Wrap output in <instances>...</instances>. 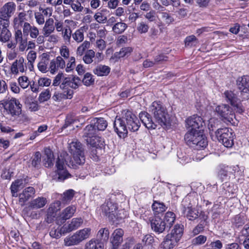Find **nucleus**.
<instances>
[{
	"label": "nucleus",
	"instance_id": "nucleus-28",
	"mask_svg": "<svg viewBox=\"0 0 249 249\" xmlns=\"http://www.w3.org/2000/svg\"><path fill=\"white\" fill-rule=\"evenodd\" d=\"M47 203L45 197L40 196L31 200L29 207L32 209H40L43 208Z\"/></svg>",
	"mask_w": 249,
	"mask_h": 249
},
{
	"label": "nucleus",
	"instance_id": "nucleus-40",
	"mask_svg": "<svg viewBox=\"0 0 249 249\" xmlns=\"http://www.w3.org/2000/svg\"><path fill=\"white\" fill-rule=\"evenodd\" d=\"M23 180L21 179L17 180L14 182L12 183L10 189L13 196H18L17 192L20 188H23Z\"/></svg>",
	"mask_w": 249,
	"mask_h": 249
},
{
	"label": "nucleus",
	"instance_id": "nucleus-49",
	"mask_svg": "<svg viewBox=\"0 0 249 249\" xmlns=\"http://www.w3.org/2000/svg\"><path fill=\"white\" fill-rule=\"evenodd\" d=\"M90 47V42L88 41H85L81 44L76 50V54L77 56H82L85 51Z\"/></svg>",
	"mask_w": 249,
	"mask_h": 249
},
{
	"label": "nucleus",
	"instance_id": "nucleus-21",
	"mask_svg": "<svg viewBox=\"0 0 249 249\" xmlns=\"http://www.w3.org/2000/svg\"><path fill=\"white\" fill-rule=\"evenodd\" d=\"M151 227L152 230L158 234L162 233L167 228L164 222H163L161 219L158 217H156L154 219L152 220Z\"/></svg>",
	"mask_w": 249,
	"mask_h": 249
},
{
	"label": "nucleus",
	"instance_id": "nucleus-26",
	"mask_svg": "<svg viewBox=\"0 0 249 249\" xmlns=\"http://www.w3.org/2000/svg\"><path fill=\"white\" fill-rule=\"evenodd\" d=\"M9 24L0 25V41L2 42H7L9 41L11 37L12 34L10 31L7 29Z\"/></svg>",
	"mask_w": 249,
	"mask_h": 249
},
{
	"label": "nucleus",
	"instance_id": "nucleus-18",
	"mask_svg": "<svg viewBox=\"0 0 249 249\" xmlns=\"http://www.w3.org/2000/svg\"><path fill=\"white\" fill-rule=\"evenodd\" d=\"M35 193V189L33 187H28L25 188L18 196L19 202L20 205L23 206L26 201L34 196Z\"/></svg>",
	"mask_w": 249,
	"mask_h": 249
},
{
	"label": "nucleus",
	"instance_id": "nucleus-7",
	"mask_svg": "<svg viewBox=\"0 0 249 249\" xmlns=\"http://www.w3.org/2000/svg\"><path fill=\"white\" fill-rule=\"evenodd\" d=\"M215 110L225 122L231 123L235 118V114L232 109L228 105H219L216 107Z\"/></svg>",
	"mask_w": 249,
	"mask_h": 249
},
{
	"label": "nucleus",
	"instance_id": "nucleus-48",
	"mask_svg": "<svg viewBox=\"0 0 249 249\" xmlns=\"http://www.w3.org/2000/svg\"><path fill=\"white\" fill-rule=\"evenodd\" d=\"M95 53L93 50H88L83 57V61L87 64H91L93 62V58L95 57Z\"/></svg>",
	"mask_w": 249,
	"mask_h": 249
},
{
	"label": "nucleus",
	"instance_id": "nucleus-5",
	"mask_svg": "<svg viewBox=\"0 0 249 249\" xmlns=\"http://www.w3.org/2000/svg\"><path fill=\"white\" fill-rule=\"evenodd\" d=\"M100 209L103 214L107 216L109 220L114 221L119 218L117 213L118 207L116 203L110 200L107 201L101 206Z\"/></svg>",
	"mask_w": 249,
	"mask_h": 249
},
{
	"label": "nucleus",
	"instance_id": "nucleus-60",
	"mask_svg": "<svg viewBox=\"0 0 249 249\" xmlns=\"http://www.w3.org/2000/svg\"><path fill=\"white\" fill-rule=\"evenodd\" d=\"M18 83L21 87L23 89L27 88L29 85L28 78L27 76H23L19 77L18 79Z\"/></svg>",
	"mask_w": 249,
	"mask_h": 249
},
{
	"label": "nucleus",
	"instance_id": "nucleus-55",
	"mask_svg": "<svg viewBox=\"0 0 249 249\" xmlns=\"http://www.w3.org/2000/svg\"><path fill=\"white\" fill-rule=\"evenodd\" d=\"M149 28V25L143 21L140 22L137 27V30L140 34H145L147 33Z\"/></svg>",
	"mask_w": 249,
	"mask_h": 249
},
{
	"label": "nucleus",
	"instance_id": "nucleus-63",
	"mask_svg": "<svg viewBox=\"0 0 249 249\" xmlns=\"http://www.w3.org/2000/svg\"><path fill=\"white\" fill-rule=\"evenodd\" d=\"M154 241L155 240L154 236L151 234H146L143 237L142 239V242L147 245H152L154 242Z\"/></svg>",
	"mask_w": 249,
	"mask_h": 249
},
{
	"label": "nucleus",
	"instance_id": "nucleus-16",
	"mask_svg": "<svg viewBox=\"0 0 249 249\" xmlns=\"http://www.w3.org/2000/svg\"><path fill=\"white\" fill-rule=\"evenodd\" d=\"M240 244H242L246 249H249V224H246L238 234Z\"/></svg>",
	"mask_w": 249,
	"mask_h": 249
},
{
	"label": "nucleus",
	"instance_id": "nucleus-8",
	"mask_svg": "<svg viewBox=\"0 0 249 249\" xmlns=\"http://www.w3.org/2000/svg\"><path fill=\"white\" fill-rule=\"evenodd\" d=\"M21 107L22 105L16 98H12L6 101L4 106L5 109L12 116L19 115L21 113Z\"/></svg>",
	"mask_w": 249,
	"mask_h": 249
},
{
	"label": "nucleus",
	"instance_id": "nucleus-35",
	"mask_svg": "<svg viewBox=\"0 0 249 249\" xmlns=\"http://www.w3.org/2000/svg\"><path fill=\"white\" fill-rule=\"evenodd\" d=\"M183 226L182 225L178 224L176 225L172 230L171 234H169V235H172V238L178 242L183 234Z\"/></svg>",
	"mask_w": 249,
	"mask_h": 249
},
{
	"label": "nucleus",
	"instance_id": "nucleus-17",
	"mask_svg": "<svg viewBox=\"0 0 249 249\" xmlns=\"http://www.w3.org/2000/svg\"><path fill=\"white\" fill-rule=\"evenodd\" d=\"M139 117L143 125L148 129H155L157 126L156 121L154 122L151 115L146 112H142Z\"/></svg>",
	"mask_w": 249,
	"mask_h": 249
},
{
	"label": "nucleus",
	"instance_id": "nucleus-12",
	"mask_svg": "<svg viewBox=\"0 0 249 249\" xmlns=\"http://www.w3.org/2000/svg\"><path fill=\"white\" fill-rule=\"evenodd\" d=\"M76 208L74 205H71L65 208L60 215L56 218V223L57 225H61L65 221L72 216L76 211Z\"/></svg>",
	"mask_w": 249,
	"mask_h": 249
},
{
	"label": "nucleus",
	"instance_id": "nucleus-6",
	"mask_svg": "<svg viewBox=\"0 0 249 249\" xmlns=\"http://www.w3.org/2000/svg\"><path fill=\"white\" fill-rule=\"evenodd\" d=\"M236 84L238 89L240 91V96L243 100L249 99V76L244 75L239 77Z\"/></svg>",
	"mask_w": 249,
	"mask_h": 249
},
{
	"label": "nucleus",
	"instance_id": "nucleus-44",
	"mask_svg": "<svg viewBox=\"0 0 249 249\" xmlns=\"http://www.w3.org/2000/svg\"><path fill=\"white\" fill-rule=\"evenodd\" d=\"M44 152L46 157V158H44V160H46L44 164L46 167L51 166L52 164V161L53 160V155L50 148H45Z\"/></svg>",
	"mask_w": 249,
	"mask_h": 249
},
{
	"label": "nucleus",
	"instance_id": "nucleus-42",
	"mask_svg": "<svg viewBox=\"0 0 249 249\" xmlns=\"http://www.w3.org/2000/svg\"><path fill=\"white\" fill-rule=\"evenodd\" d=\"M102 244L98 240L91 239L85 245V249H103Z\"/></svg>",
	"mask_w": 249,
	"mask_h": 249
},
{
	"label": "nucleus",
	"instance_id": "nucleus-15",
	"mask_svg": "<svg viewBox=\"0 0 249 249\" xmlns=\"http://www.w3.org/2000/svg\"><path fill=\"white\" fill-rule=\"evenodd\" d=\"M206 139L204 130L202 129L199 130L191 129L184 136V140H205Z\"/></svg>",
	"mask_w": 249,
	"mask_h": 249
},
{
	"label": "nucleus",
	"instance_id": "nucleus-61",
	"mask_svg": "<svg viewBox=\"0 0 249 249\" xmlns=\"http://www.w3.org/2000/svg\"><path fill=\"white\" fill-rule=\"evenodd\" d=\"M62 234H64L65 233L61 231V228L60 229L53 228L50 232V236L55 238H60Z\"/></svg>",
	"mask_w": 249,
	"mask_h": 249
},
{
	"label": "nucleus",
	"instance_id": "nucleus-47",
	"mask_svg": "<svg viewBox=\"0 0 249 249\" xmlns=\"http://www.w3.org/2000/svg\"><path fill=\"white\" fill-rule=\"evenodd\" d=\"M109 232L107 228H102L98 232L97 237L100 241H107L109 238Z\"/></svg>",
	"mask_w": 249,
	"mask_h": 249
},
{
	"label": "nucleus",
	"instance_id": "nucleus-58",
	"mask_svg": "<svg viewBox=\"0 0 249 249\" xmlns=\"http://www.w3.org/2000/svg\"><path fill=\"white\" fill-rule=\"evenodd\" d=\"M232 222L235 227L239 228L245 224V220L243 217L237 215L233 218Z\"/></svg>",
	"mask_w": 249,
	"mask_h": 249
},
{
	"label": "nucleus",
	"instance_id": "nucleus-2",
	"mask_svg": "<svg viewBox=\"0 0 249 249\" xmlns=\"http://www.w3.org/2000/svg\"><path fill=\"white\" fill-rule=\"evenodd\" d=\"M149 111L153 115L155 121L162 127L170 125L169 114L166 108L160 102H154Z\"/></svg>",
	"mask_w": 249,
	"mask_h": 249
},
{
	"label": "nucleus",
	"instance_id": "nucleus-33",
	"mask_svg": "<svg viewBox=\"0 0 249 249\" xmlns=\"http://www.w3.org/2000/svg\"><path fill=\"white\" fill-rule=\"evenodd\" d=\"M178 242L172 237V235L167 234L161 243V246L164 249H173Z\"/></svg>",
	"mask_w": 249,
	"mask_h": 249
},
{
	"label": "nucleus",
	"instance_id": "nucleus-27",
	"mask_svg": "<svg viewBox=\"0 0 249 249\" xmlns=\"http://www.w3.org/2000/svg\"><path fill=\"white\" fill-rule=\"evenodd\" d=\"M182 213L184 216L186 217L189 220H194L196 219L198 216V212L192 208L191 206L183 207Z\"/></svg>",
	"mask_w": 249,
	"mask_h": 249
},
{
	"label": "nucleus",
	"instance_id": "nucleus-24",
	"mask_svg": "<svg viewBox=\"0 0 249 249\" xmlns=\"http://www.w3.org/2000/svg\"><path fill=\"white\" fill-rule=\"evenodd\" d=\"M24 62V59L23 57H20L15 61L11 67L12 73L17 74L18 71L23 72L25 71Z\"/></svg>",
	"mask_w": 249,
	"mask_h": 249
},
{
	"label": "nucleus",
	"instance_id": "nucleus-62",
	"mask_svg": "<svg viewBox=\"0 0 249 249\" xmlns=\"http://www.w3.org/2000/svg\"><path fill=\"white\" fill-rule=\"evenodd\" d=\"M206 239L207 237L205 236L200 235L193 239V243L194 245H201L204 244Z\"/></svg>",
	"mask_w": 249,
	"mask_h": 249
},
{
	"label": "nucleus",
	"instance_id": "nucleus-23",
	"mask_svg": "<svg viewBox=\"0 0 249 249\" xmlns=\"http://www.w3.org/2000/svg\"><path fill=\"white\" fill-rule=\"evenodd\" d=\"M15 39L16 43L19 44V50L23 52L26 49L27 45V38H23L22 32L20 30H17L14 34Z\"/></svg>",
	"mask_w": 249,
	"mask_h": 249
},
{
	"label": "nucleus",
	"instance_id": "nucleus-52",
	"mask_svg": "<svg viewBox=\"0 0 249 249\" xmlns=\"http://www.w3.org/2000/svg\"><path fill=\"white\" fill-rule=\"evenodd\" d=\"M73 39L78 43L82 42L84 38L83 30H77L74 34L72 35Z\"/></svg>",
	"mask_w": 249,
	"mask_h": 249
},
{
	"label": "nucleus",
	"instance_id": "nucleus-30",
	"mask_svg": "<svg viewBox=\"0 0 249 249\" xmlns=\"http://www.w3.org/2000/svg\"><path fill=\"white\" fill-rule=\"evenodd\" d=\"M69 150L72 155L84 153L83 145L79 141H72L69 144Z\"/></svg>",
	"mask_w": 249,
	"mask_h": 249
},
{
	"label": "nucleus",
	"instance_id": "nucleus-32",
	"mask_svg": "<svg viewBox=\"0 0 249 249\" xmlns=\"http://www.w3.org/2000/svg\"><path fill=\"white\" fill-rule=\"evenodd\" d=\"M98 142V141H97ZM88 144H89L91 147V158L93 160L97 161L99 160L98 151H101V147L99 146V144L97 143L96 141H89L88 142Z\"/></svg>",
	"mask_w": 249,
	"mask_h": 249
},
{
	"label": "nucleus",
	"instance_id": "nucleus-19",
	"mask_svg": "<svg viewBox=\"0 0 249 249\" xmlns=\"http://www.w3.org/2000/svg\"><path fill=\"white\" fill-rule=\"evenodd\" d=\"M215 133L217 140H233L232 130L227 127L218 129Z\"/></svg>",
	"mask_w": 249,
	"mask_h": 249
},
{
	"label": "nucleus",
	"instance_id": "nucleus-39",
	"mask_svg": "<svg viewBox=\"0 0 249 249\" xmlns=\"http://www.w3.org/2000/svg\"><path fill=\"white\" fill-rule=\"evenodd\" d=\"M176 215L172 212H167L164 216L163 222H164L167 228H170L175 222Z\"/></svg>",
	"mask_w": 249,
	"mask_h": 249
},
{
	"label": "nucleus",
	"instance_id": "nucleus-43",
	"mask_svg": "<svg viewBox=\"0 0 249 249\" xmlns=\"http://www.w3.org/2000/svg\"><path fill=\"white\" fill-rule=\"evenodd\" d=\"M184 43L185 47L191 48L196 46L198 43V40L194 35H191L185 38Z\"/></svg>",
	"mask_w": 249,
	"mask_h": 249
},
{
	"label": "nucleus",
	"instance_id": "nucleus-59",
	"mask_svg": "<svg viewBox=\"0 0 249 249\" xmlns=\"http://www.w3.org/2000/svg\"><path fill=\"white\" fill-rule=\"evenodd\" d=\"M51 81V80L47 77H41L38 80V85L41 87H48L50 85Z\"/></svg>",
	"mask_w": 249,
	"mask_h": 249
},
{
	"label": "nucleus",
	"instance_id": "nucleus-41",
	"mask_svg": "<svg viewBox=\"0 0 249 249\" xmlns=\"http://www.w3.org/2000/svg\"><path fill=\"white\" fill-rule=\"evenodd\" d=\"M72 161L74 165L83 164L85 162V153L72 155Z\"/></svg>",
	"mask_w": 249,
	"mask_h": 249
},
{
	"label": "nucleus",
	"instance_id": "nucleus-51",
	"mask_svg": "<svg viewBox=\"0 0 249 249\" xmlns=\"http://www.w3.org/2000/svg\"><path fill=\"white\" fill-rule=\"evenodd\" d=\"M56 213L57 212L53 211V210H52V209H51L50 208H49L47 209L45 221L48 223H52L54 219L56 216Z\"/></svg>",
	"mask_w": 249,
	"mask_h": 249
},
{
	"label": "nucleus",
	"instance_id": "nucleus-22",
	"mask_svg": "<svg viewBox=\"0 0 249 249\" xmlns=\"http://www.w3.org/2000/svg\"><path fill=\"white\" fill-rule=\"evenodd\" d=\"M65 67V62L60 56H57L56 59H53L50 65V72L53 74L56 72L59 68L63 69Z\"/></svg>",
	"mask_w": 249,
	"mask_h": 249
},
{
	"label": "nucleus",
	"instance_id": "nucleus-25",
	"mask_svg": "<svg viewBox=\"0 0 249 249\" xmlns=\"http://www.w3.org/2000/svg\"><path fill=\"white\" fill-rule=\"evenodd\" d=\"M97 130L94 125L90 123V124L88 125L83 130V138H100L97 134Z\"/></svg>",
	"mask_w": 249,
	"mask_h": 249
},
{
	"label": "nucleus",
	"instance_id": "nucleus-57",
	"mask_svg": "<svg viewBox=\"0 0 249 249\" xmlns=\"http://www.w3.org/2000/svg\"><path fill=\"white\" fill-rule=\"evenodd\" d=\"M74 191L72 189H69L64 192L63 194L62 200L68 201L71 200L73 197Z\"/></svg>",
	"mask_w": 249,
	"mask_h": 249
},
{
	"label": "nucleus",
	"instance_id": "nucleus-9",
	"mask_svg": "<svg viewBox=\"0 0 249 249\" xmlns=\"http://www.w3.org/2000/svg\"><path fill=\"white\" fill-rule=\"evenodd\" d=\"M81 85V80L76 76L71 75L63 79L62 82L60 85L61 89L67 88H71L72 89H77Z\"/></svg>",
	"mask_w": 249,
	"mask_h": 249
},
{
	"label": "nucleus",
	"instance_id": "nucleus-50",
	"mask_svg": "<svg viewBox=\"0 0 249 249\" xmlns=\"http://www.w3.org/2000/svg\"><path fill=\"white\" fill-rule=\"evenodd\" d=\"M165 206L163 203L155 201L152 205V209L156 213H162L165 211Z\"/></svg>",
	"mask_w": 249,
	"mask_h": 249
},
{
	"label": "nucleus",
	"instance_id": "nucleus-1",
	"mask_svg": "<svg viewBox=\"0 0 249 249\" xmlns=\"http://www.w3.org/2000/svg\"><path fill=\"white\" fill-rule=\"evenodd\" d=\"M140 126L137 117L129 110H124L123 116H117L114 122L116 132L121 139H124L127 135V129L131 131H137Z\"/></svg>",
	"mask_w": 249,
	"mask_h": 249
},
{
	"label": "nucleus",
	"instance_id": "nucleus-45",
	"mask_svg": "<svg viewBox=\"0 0 249 249\" xmlns=\"http://www.w3.org/2000/svg\"><path fill=\"white\" fill-rule=\"evenodd\" d=\"M127 25L124 22H118L115 24L112 27V31L116 34L123 33L127 28Z\"/></svg>",
	"mask_w": 249,
	"mask_h": 249
},
{
	"label": "nucleus",
	"instance_id": "nucleus-64",
	"mask_svg": "<svg viewBox=\"0 0 249 249\" xmlns=\"http://www.w3.org/2000/svg\"><path fill=\"white\" fill-rule=\"evenodd\" d=\"M65 97V94H63V92H59L56 91L53 95L52 99L55 101L60 102L63 99H66Z\"/></svg>",
	"mask_w": 249,
	"mask_h": 249
},
{
	"label": "nucleus",
	"instance_id": "nucleus-11",
	"mask_svg": "<svg viewBox=\"0 0 249 249\" xmlns=\"http://www.w3.org/2000/svg\"><path fill=\"white\" fill-rule=\"evenodd\" d=\"M186 124L188 127L197 130L205 126V122L200 116L194 115L186 119Z\"/></svg>",
	"mask_w": 249,
	"mask_h": 249
},
{
	"label": "nucleus",
	"instance_id": "nucleus-37",
	"mask_svg": "<svg viewBox=\"0 0 249 249\" xmlns=\"http://www.w3.org/2000/svg\"><path fill=\"white\" fill-rule=\"evenodd\" d=\"M224 95L227 101L231 106L237 105V103L239 101L237 95L232 91H225Z\"/></svg>",
	"mask_w": 249,
	"mask_h": 249
},
{
	"label": "nucleus",
	"instance_id": "nucleus-29",
	"mask_svg": "<svg viewBox=\"0 0 249 249\" xmlns=\"http://www.w3.org/2000/svg\"><path fill=\"white\" fill-rule=\"evenodd\" d=\"M91 123L97 131L104 130L107 126V122L103 118H95L91 120Z\"/></svg>",
	"mask_w": 249,
	"mask_h": 249
},
{
	"label": "nucleus",
	"instance_id": "nucleus-56",
	"mask_svg": "<svg viewBox=\"0 0 249 249\" xmlns=\"http://www.w3.org/2000/svg\"><path fill=\"white\" fill-rule=\"evenodd\" d=\"M161 18L167 24H170L174 22V18L168 13L163 12L161 13Z\"/></svg>",
	"mask_w": 249,
	"mask_h": 249
},
{
	"label": "nucleus",
	"instance_id": "nucleus-53",
	"mask_svg": "<svg viewBox=\"0 0 249 249\" xmlns=\"http://www.w3.org/2000/svg\"><path fill=\"white\" fill-rule=\"evenodd\" d=\"M41 154L39 152H36L32 160V165L35 167H39L41 161Z\"/></svg>",
	"mask_w": 249,
	"mask_h": 249
},
{
	"label": "nucleus",
	"instance_id": "nucleus-38",
	"mask_svg": "<svg viewBox=\"0 0 249 249\" xmlns=\"http://www.w3.org/2000/svg\"><path fill=\"white\" fill-rule=\"evenodd\" d=\"M132 51V49L130 47L122 48L119 52H116L114 53L112 58L117 60L125 56H128Z\"/></svg>",
	"mask_w": 249,
	"mask_h": 249
},
{
	"label": "nucleus",
	"instance_id": "nucleus-36",
	"mask_svg": "<svg viewBox=\"0 0 249 249\" xmlns=\"http://www.w3.org/2000/svg\"><path fill=\"white\" fill-rule=\"evenodd\" d=\"M186 144L190 147L199 150L208 145V141H187Z\"/></svg>",
	"mask_w": 249,
	"mask_h": 249
},
{
	"label": "nucleus",
	"instance_id": "nucleus-31",
	"mask_svg": "<svg viewBox=\"0 0 249 249\" xmlns=\"http://www.w3.org/2000/svg\"><path fill=\"white\" fill-rule=\"evenodd\" d=\"M110 71V68L106 65H98L93 70V73L98 76H107Z\"/></svg>",
	"mask_w": 249,
	"mask_h": 249
},
{
	"label": "nucleus",
	"instance_id": "nucleus-20",
	"mask_svg": "<svg viewBox=\"0 0 249 249\" xmlns=\"http://www.w3.org/2000/svg\"><path fill=\"white\" fill-rule=\"evenodd\" d=\"M232 173L231 167L228 165L219 164L217 167V176L221 181L227 180L229 175Z\"/></svg>",
	"mask_w": 249,
	"mask_h": 249
},
{
	"label": "nucleus",
	"instance_id": "nucleus-34",
	"mask_svg": "<svg viewBox=\"0 0 249 249\" xmlns=\"http://www.w3.org/2000/svg\"><path fill=\"white\" fill-rule=\"evenodd\" d=\"M54 20L53 18H49L46 20L43 28V34L45 36H48L54 30L53 26Z\"/></svg>",
	"mask_w": 249,
	"mask_h": 249
},
{
	"label": "nucleus",
	"instance_id": "nucleus-13",
	"mask_svg": "<svg viewBox=\"0 0 249 249\" xmlns=\"http://www.w3.org/2000/svg\"><path fill=\"white\" fill-rule=\"evenodd\" d=\"M124 231L122 229L115 230L110 237L111 249H117L123 242Z\"/></svg>",
	"mask_w": 249,
	"mask_h": 249
},
{
	"label": "nucleus",
	"instance_id": "nucleus-4",
	"mask_svg": "<svg viewBox=\"0 0 249 249\" xmlns=\"http://www.w3.org/2000/svg\"><path fill=\"white\" fill-rule=\"evenodd\" d=\"M16 5L13 2L5 3L0 11V25L9 24V18L14 14Z\"/></svg>",
	"mask_w": 249,
	"mask_h": 249
},
{
	"label": "nucleus",
	"instance_id": "nucleus-14",
	"mask_svg": "<svg viewBox=\"0 0 249 249\" xmlns=\"http://www.w3.org/2000/svg\"><path fill=\"white\" fill-rule=\"evenodd\" d=\"M83 223L82 218H74L70 223L65 224L61 227V231L64 233H69L79 228Z\"/></svg>",
	"mask_w": 249,
	"mask_h": 249
},
{
	"label": "nucleus",
	"instance_id": "nucleus-3",
	"mask_svg": "<svg viewBox=\"0 0 249 249\" xmlns=\"http://www.w3.org/2000/svg\"><path fill=\"white\" fill-rule=\"evenodd\" d=\"M91 229L86 228L77 231L71 236H68L64 239L65 245L67 246H71L79 244L83 240L89 237Z\"/></svg>",
	"mask_w": 249,
	"mask_h": 249
},
{
	"label": "nucleus",
	"instance_id": "nucleus-46",
	"mask_svg": "<svg viewBox=\"0 0 249 249\" xmlns=\"http://www.w3.org/2000/svg\"><path fill=\"white\" fill-rule=\"evenodd\" d=\"M93 77V75L90 73L87 72L85 74L81 83L82 82L84 85L87 87L93 85L95 81Z\"/></svg>",
	"mask_w": 249,
	"mask_h": 249
},
{
	"label": "nucleus",
	"instance_id": "nucleus-10",
	"mask_svg": "<svg viewBox=\"0 0 249 249\" xmlns=\"http://www.w3.org/2000/svg\"><path fill=\"white\" fill-rule=\"evenodd\" d=\"M55 166L57 168L56 173L58 176L57 179L59 181H63L71 177V175L66 169L65 160L63 158L58 157Z\"/></svg>",
	"mask_w": 249,
	"mask_h": 249
},
{
	"label": "nucleus",
	"instance_id": "nucleus-54",
	"mask_svg": "<svg viewBox=\"0 0 249 249\" xmlns=\"http://www.w3.org/2000/svg\"><path fill=\"white\" fill-rule=\"evenodd\" d=\"M51 96L50 91L49 89L42 91L39 94L38 100L40 103L44 102L49 100Z\"/></svg>",
	"mask_w": 249,
	"mask_h": 249
}]
</instances>
